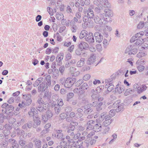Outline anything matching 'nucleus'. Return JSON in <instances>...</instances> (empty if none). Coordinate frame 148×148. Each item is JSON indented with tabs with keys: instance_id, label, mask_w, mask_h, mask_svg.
<instances>
[{
	"instance_id": "23",
	"label": "nucleus",
	"mask_w": 148,
	"mask_h": 148,
	"mask_svg": "<svg viewBox=\"0 0 148 148\" xmlns=\"http://www.w3.org/2000/svg\"><path fill=\"white\" fill-rule=\"evenodd\" d=\"M51 76L50 75H48L46 76L45 79V80L46 82V85L48 87L50 86L51 85Z\"/></svg>"
},
{
	"instance_id": "1",
	"label": "nucleus",
	"mask_w": 148,
	"mask_h": 148,
	"mask_svg": "<svg viewBox=\"0 0 148 148\" xmlns=\"http://www.w3.org/2000/svg\"><path fill=\"white\" fill-rule=\"evenodd\" d=\"M111 117L108 114H106V112H104L102 113L100 117L96 120L97 123H101L104 121L103 124L105 126L110 124L112 121Z\"/></svg>"
},
{
	"instance_id": "36",
	"label": "nucleus",
	"mask_w": 148,
	"mask_h": 148,
	"mask_svg": "<svg viewBox=\"0 0 148 148\" xmlns=\"http://www.w3.org/2000/svg\"><path fill=\"white\" fill-rule=\"evenodd\" d=\"M41 141L39 140H36L35 143V146L36 148H41Z\"/></svg>"
},
{
	"instance_id": "53",
	"label": "nucleus",
	"mask_w": 148,
	"mask_h": 148,
	"mask_svg": "<svg viewBox=\"0 0 148 148\" xmlns=\"http://www.w3.org/2000/svg\"><path fill=\"white\" fill-rule=\"evenodd\" d=\"M4 128L5 130H10L12 129V127L11 125L9 124H6L4 125Z\"/></svg>"
},
{
	"instance_id": "6",
	"label": "nucleus",
	"mask_w": 148,
	"mask_h": 148,
	"mask_svg": "<svg viewBox=\"0 0 148 148\" xmlns=\"http://www.w3.org/2000/svg\"><path fill=\"white\" fill-rule=\"evenodd\" d=\"M112 79H106L105 80V82L106 84L105 87L106 88H107L108 92L111 91L114 88V85L112 84Z\"/></svg>"
},
{
	"instance_id": "64",
	"label": "nucleus",
	"mask_w": 148,
	"mask_h": 148,
	"mask_svg": "<svg viewBox=\"0 0 148 148\" xmlns=\"http://www.w3.org/2000/svg\"><path fill=\"white\" fill-rule=\"evenodd\" d=\"M33 144L32 143H30L25 147V148H32Z\"/></svg>"
},
{
	"instance_id": "38",
	"label": "nucleus",
	"mask_w": 148,
	"mask_h": 148,
	"mask_svg": "<svg viewBox=\"0 0 148 148\" xmlns=\"http://www.w3.org/2000/svg\"><path fill=\"white\" fill-rule=\"evenodd\" d=\"M90 1L89 0H85L84 1H82L81 2V5L82 6H84V5H88L90 4Z\"/></svg>"
},
{
	"instance_id": "3",
	"label": "nucleus",
	"mask_w": 148,
	"mask_h": 148,
	"mask_svg": "<svg viewBox=\"0 0 148 148\" xmlns=\"http://www.w3.org/2000/svg\"><path fill=\"white\" fill-rule=\"evenodd\" d=\"M14 107L11 104H8L7 108V110H2V113L1 114V115L2 116L3 118L4 119H8L10 116L8 115L11 113V112H8L7 111V110L9 111L10 110H14Z\"/></svg>"
},
{
	"instance_id": "11",
	"label": "nucleus",
	"mask_w": 148,
	"mask_h": 148,
	"mask_svg": "<svg viewBox=\"0 0 148 148\" xmlns=\"http://www.w3.org/2000/svg\"><path fill=\"white\" fill-rule=\"evenodd\" d=\"M95 37L96 41L98 43L101 42L103 39V36L99 32H95L94 34Z\"/></svg>"
},
{
	"instance_id": "7",
	"label": "nucleus",
	"mask_w": 148,
	"mask_h": 148,
	"mask_svg": "<svg viewBox=\"0 0 148 148\" xmlns=\"http://www.w3.org/2000/svg\"><path fill=\"white\" fill-rule=\"evenodd\" d=\"M85 39L89 44L95 42L94 36L92 33H88L87 36L85 38Z\"/></svg>"
},
{
	"instance_id": "31",
	"label": "nucleus",
	"mask_w": 148,
	"mask_h": 148,
	"mask_svg": "<svg viewBox=\"0 0 148 148\" xmlns=\"http://www.w3.org/2000/svg\"><path fill=\"white\" fill-rule=\"evenodd\" d=\"M43 80V78L42 77H40L37 79L35 82L34 83L33 85L34 87L37 86L39 85L40 83H41Z\"/></svg>"
},
{
	"instance_id": "25",
	"label": "nucleus",
	"mask_w": 148,
	"mask_h": 148,
	"mask_svg": "<svg viewBox=\"0 0 148 148\" xmlns=\"http://www.w3.org/2000/svg\"><path fill=\"white\" fill-rule=\"evenodd\" d=\"M133 46L131 45L128 46L125 49V54H128L131 56L132 55V53L131 51V49L133 48Z\"/></svg>"
},
{
	"instance_id": "10",
	"label": "nucleus",
	"mask_w": 148,
	"mask_h": 148,
	"mask_svg": "<svg viewBox=\"0 0 148 148\" xmlns=\"http://www.w3.org/2000/svg\"><path fill=\"white\" fill-rule=\"evenodd\" d=\"M119 101H117L113 103V106L114 107H117L116 109V112H119L122 110H123V105L122 103L119 104Z\"/></svg>"
},
{
	"instance_id": "43",
	"label": "nucleus",
	"mask_w": 148,
	"mask_h": 148,
	"mask_svg": "<svg viewBox=\"0 0 148 148\" xmlns=\"http://www.w3.org/2000/svg\"><path fill=\"white\" fill-rule=\"evenodd\" d=\"M103 47L105 48H106L107 46L109 45V42L106 39H104L103 40Z\"/></svg>"
},
{
	"instance_id": "37",
	"label": "nucleus",
	"mask_w": 148,
	"mask_h": 148,
	"mask_svg": "<svg viewBox=\"0 0 148 148\" xmlns=\"http://www.w3.org/2000/svg\"><path fill=\"white\" fill-rule=\"evenodd\" d=\"M54 110L55 113L57 114H58L60 111L61 108L58 105H56L54 108Z\"/></svg>"
},
{
	"instance_id": "5",
	"label": "nucleus",
	"mask_w": 148,
	"mask_h": 148,
	"mask_svg": "<svg viewBox=\"0 0 148 148\" xmlns=\"http://www.w3.org/2000/svg\"><path fill=\"white\" fill-rule=\"evenodd\" d=\"M76 81V79L74 78H67L66 79L64 87L67 88H71Z\"/></svg>"
},
{
	"instance_id": "2",
	"label": "nucleus",
	"mask_w": 148,
	"mask_h": 148,
	"mask_svg": "<svg viewBox=\"0 0 148 148\" xmlns=\"http://www.w3.org/2000/svg\"><path fill=\"white\" fill-rule=\"evenodd\" d=\"M94 21L95 23L101 25H103L108 22H110L112 21L111 18H104L102 14H98L95 16Z\"/></svg>"
},
{
	"instance_id": "57",
	"label": "nucleus",
	"mask_w": 148,
	"mask_h": 148,
	"mask_svg": "<svg viewBox=\"0 0 148 148\" xmlns=\"http://www.w3.org/2000/svg\"><path fill=\"white\" fill-rule=\"evenodd\" d=\"M131 51L132 53V55L135 54H136L137 52V49L135 47L134 48L133 47V48L131 49Z\"/></svg>"
},
{
	"instance_id": "22",
	"label": "nucleus",
	"mask_w": 148,
	"mask_h": 148,
	"mask_svg": "<svg viewBox=\"0 0 148 148\" xmlns=\"http://www.w3.org/2000/svg\"><path fill=\"white\" fill-rule=\"evenodd\" d=\"M112 14V11L111 10L108 9H106L104 10V12L102 14V15L104 16H108V18H110Z\"/></svg>"
},
{
	"instance_id": "8",
	"label": "nucleus",
	"mask_w": 148,
	"mask_h": 148,
	"mask_svg": "<svg viewBox=\"0 0 148 148\" xmlns=\"http://www.w3.org/2000/svg\"><path fill=\"white\" fill-rule=\"evenodd\" d=\"M47 88L48 86L46 85L45 81H43L40 84L38 87V92H43Z\"/></svg>"
},
{
	"instance_id": "15",
	"label": "nucleus",
	"mask_w": 148,
	"mask_h": 148,
	"mask_svg": "<svg viewBox=\"0 0 148 148\" xmlns=\"http://www.w3.org/2000/svg\"><path fill=\"white\" fill-rule=\"evenodd\" d=\"M73 145L75 146L76 148H85V147L83 145V142L80 140L76 142H74L73 143Z\"/></svg>"
},
{
	"instance_id": "56",
	"label": "nucleus",
	"mask_w": 148,
	"mask_h": 148,
	"mask_svg": "<svg viewBox=\"0 0 148 148\" xmlns=\"http://www.w3.org/2000/svg\"><path fill=\"white\" fill-rule=\"evenodd\" d=\"M57 103L59 106H62L64 105V103L62 100L61 99H59Z\"/></svg>"
},
{
	"instance_id": "21",
	"label": "nucleus",
	"mask_w": 148,
	"mask_h": 148,
	"mask_svg": "<svg viewBox=\"0 0 148 148\" xmlns=\"http://www.w3.org/2000/svg\"><path fill=\"white\" fill-rule=\"evenodd\" d=\"M73 92L75 93H77L79 95H83L84 93V91L80 87L79 88H76L73 90Z\"/></svg>"
},
{
	"instance_id": "60",
	"label": "nucleus",
	"mask_w": 148,
	"mask_h": 148,
	"mask_svg": "<svg viewBox=\"0 0 148 148\" xmlns=\"http://www.w3.org/2000/svg\"><path fill=\"white\" fill-rule=\"evenodd\" d=\"M55 136L56 137L58 138H61L63 136V134L61 133L56 135L55 134Z\"/></svg>"
},
{
	"instance_id": "14",
	"label": "nucleus",
	"mask_w": 148,
	"mask_h": 148,
	"mask_svg": "<svg viewBox=\"0 0 148 148\" xmlns=\"http://www.w3.org/2000/svg\"><path fill=\"white\" fill-rule=\"evenodd\" d=\"M94 6L92 5L90 6V8L88 9V12L87 13V14L88 16L90 19L93 18L94 16L93 12L92 10Z\"/></svg>"
},
{
	"instance_id": "52",
	"label": "nucleus",
	"mask_w": 148,
	"mask_h": 148,
	"mask_svg": "<svg viewBox=\"0 0 148 148\" xmlns=\"http://www.w3.org/2000/svg\"><path fill=\"white\" fill-rule=\"evenodd\" d=\"M66 79L64 77H63L61 78L59 80V82L62 85H64V84H65V82L66 81Z\"/></svg>"
},
{
	"instance_id": "47",
	"label": "nucleus",
	"mask_w": 148,
	"mask_h": 148,
	"mask_svg": "<svg viewBox=\"0 0 148 148\" xmlns=\"http://www.w3.org/2000/svg\"><path fill=\"white\" fill-rule=\"evenodd\" d=\"M45 115L47 116L49 118H50L53 116L52 113L51 111L49 110H48L46 112Z\"/></svg>"
},
{
	"instance_id": "19",
	"label": "nucleus",
	"mask_w": 148,
	"mask_h": 148,
	"mask_svg": "<svg viewBox=\"0 0 148 148\" xmlns=\"http://www.w3.org/2000/svg\"><path fill=\"white\" fill-rule=\"evenodd\" d=\"M147 88V87L145 85H142L139 86L138 89L137 90V93L140 94L145 91Z\"/></svg>"
},
{
	"instance_id": "27",
	"label": "nucleus",
	"mask_w": 148,
	"mask_h": 148,
	"mask_svg": "<svg viewBox=\"0 0 148 148\" xmlns=\"http://www.w3.org/2000/svg\"><path fill=\"white\" fill-rule=\"evenodd\" d=\"M106 126H103L102 127V129L103 130L102 132V134H107L109 132L110 130V128L108 125H105Z\"/></svg>"
},
{
	"instance_id": "29",
	"label": "nucleus",
	"mask_w": 148,
	"mask_h": 148,
	"mask_svg": "<svg viewBox=\"0 0 148 148\" xmlns=\"http://www.w3.org/2000/svg\"><path fill=\"white\" fill-rule=\"evenodd\" d=\"M36 110L35 108L32 107L30 108V110L28 112V114L30 117H34L35 113V110Z\"/></svg>"
},
{
	"instance_id": "17",
	"label": "nucleus",
	"mask_w": 148,
	"mask_h": 148,
	"mask_svg": "<svg viewBox=\"0 0 148 148\" xmlns=\"http://www.w3.org/2000/svg\"><path fill=\"white\" fill-rule=\"evenodd\" d=\"M88 45L84 41H81L79 45V47L82 49H86L88 47Z\"/></svg>"
},
{
	"instance_id": "32",
	"label": "nucleus",
	"mask_w": 148,
	"mask_h": 148,
	"mask_svg": "<svg viewBox=\"0 0 148 148\" xmlns=\"http://www.w3.org/2000/svg\"><path fill=\"white\" fill-rule=\"evenodd\" d=\"M64 57V53H60L58 54L56 58V60L57 62H60L62 61Z\"/></svg>"
},
{
	"instance_id": "42",
	"label": "nucleus",
	"mask_w": 148,
	"mask_h": 148,
	"mask_svg": "<svg viewBox=\"0 0 148 148\" xmlns=\"http://www.w3.org/2000/svg\"><path fill=\"white\" fill-rule=\"evenodd\" d=\"M76 62V61L75 60H72L70 62L67 63L66 64L65 66L66 67H69L70 66V65L71 64H73L75 63Z\"/></svg>"
},
{
	"instance_id": "63",
	"label": "nucleus",
	"mask_w": 148,
	"mask_h": 148,
	"mask_svg": "<svg viewBox=\"0 0 148 148\" xmlns=\"http://www.w3.org/2000/svg\"><path fill=\"white\" fill-rule=\"evenodd\" d=\"M110 115L112 116H113L115 115V111L114 109L111 110L109 112Z\"/></svg>"
},
{
	"instance_id": "34",
	"label": "nucleus",
	"mask_w": 148,
	"mask_h": 148,
	"mask_svg": "<svg viewBox=\"0 0 148 148\" xmlns=\"http://www.w3.org/2000/svg\"><path fill=\"white\" fill-rule=\"evenodd\" d=\"M22 97L26 100L31 98V95L30 94L23 93L22 94Z\"/></svg>"
},
{
	"instance_id": "30",
	"label": "nucleus",
	"mask_w": 148,
	"mask_h": 148,
	"mask_svg": "<svg viewBox=\"0 0 148 148\" xmlns=\"http://www.w3.org/2000/svg\"><path fill=\"white\" fill-rule=\"evenodd\" d=\"M85 59L84 58H81L80 60L78 61L77 64L78 67H81L83 66L85 63Z\"/></svg>"
},
{
	"instance_id": "35",
	"label": "nucleus",
	"mask_w": 148,
	"mask_h": 148,
	"mask_svg": "<svg viewBox=\"0 0 148 148\" xmlns=\"http://www.w3.org/2000/svg\"><path fill=\"white\" fill-rule=\"evenodd\" d=\"M143 41V39L142 38L136 39V41L135 43V46H139L140 47V45Z\"/></svg>"
},
{
	"instance_id": "58",
	"label": "nucleus",
	"mask_w": 148,
	"mask_h": 148,
	"mask_svg": "<svg viewBox=\"0 0 148 148\" xmlns=\"http://www.w3.org/2000/svg\"><path fill=\"white\" fill-rule=\"evenodd\" d=\"M74 96V94L72 92H70L67 95V99L68 101H69V100L70 99L72 98Z\"/></svg>"
},
{
	"instance_id": "51",
	"label": "nucleus",
	"mask_w": 148,
	"mask_h": 148,
	"mask_svg": "<svg viewBox=\"0 0 148 148\" xmlns=\"http://www.w3.org/2000/svg\"><path fill=\"white\" fill-rule=\"evenodd\" d=\"M3 133L4 134V136L5 137L9 135L10 133V131L9 130H4L3 132Z\"/></svg>"
},
{
	"instance_id": "12",
	"label": "nucleus",
	"mask_w": 148,
	"mask_h": 148,
	"mask_svg": "<svg viewBox=\"0 0 148 148\" xmlns=\"http://www.w3.org/2000/svg\"><path fill=\"white\" fill-rule=\"evenodd\" d=\"M96 59L95 55L94 54H92L87 61V64L89 65L92 64L96 61Z\"/></svg>"
},
{
	"instance_id": "4",
	"label": "nucleus",
	"mask_w": 148,
	"mask_h": 148,
	"mask_svg": "<svg viewBox=\"0 0 148 148\" xmlns=\"http://www.w3.org/2000/svg\"><path fill=\"white\" fill-rule=\"evenodd\" d=\"M94 4L98 6L100 5L102 7L108 8L110 7V5L107 0H95L93 2Z\"/></svg>"
},
{
	"instance_id": "20",
	"label": "nucleus",
	"mask_w": 148,
	"mask_h": 148,
	"mask_svg": "<svg viewBox=\"0 0 148 148\" xmlns=\"http://www.w3.org/2000/svg\"><path fill=\"white\" fill-rule=\"evenodd\" d=\"M119 84H117L115 88V91L119 94H121L125 90V87L123 86H120V87L118 88Z\"/></svg>"
},
{
	"instance_id": "46",
	"label": "nucleus",
	"mask_w": 148,
	"mask_h": 148,
	"mask_svg": "<svg viewBox=\"0 0 148 148\" xmlns=\"http://www.w3.org/2000/svg\"><path fill=\"white\" fill-rule=\"evenodd\" d=\"M56 16L57 19L58 20H61L62 18L64 17L62 14H60L58 12L56 13Z\"/></svg>"
},
{
	"instance_id": "13",
	"label": "nucleus",
	"mask_w": 148,
	"mask_h": 148,
	"mask_svg": "<svg viewBox=\"0 0 148 148\" xmlns=\"http://www.w3.org/2000/svg\"><path fill=\"white\" fill-rule=\"evenodd\" d=\"M94 126L93 130L95 132H99L101 131L102 129L103 126H102L100 123H97Z\"/></svg>"
},
{
	"instance_id": "48",
	"label": "nucleus",
	"mask_w": 148,
	"mask_h": 148,
	"mask_svg": "<svg viewBox=\"0 0 148 148\" xmlns=\"http://www.w3.org/2000/svg\"><path fill=\"white\" fill-rule=\"evenodd\" d=\"M144 34V33L143 32H140L138 33L135 34L137 38H141V37L143 36Z\"/></svg>"
},
{
	"instance_id": "54",
	"label": "nucleus",
	"mask_w": 148,
	"mask_h": 148,
	"mask_svg": "<svg viewBox=\"0 0 148 148\" xmlns=\"http://www.w3.org/2000/svg\"><path fill=\"white\" fill-rule=\"evenodd\" d=\"M132 90H131L130 88L127 89L124 93V95L125 96L128 95H129L131 92H132Z\"/></svg>"
},
{
	"instance_id": "55",
	"label": "nucleus",
	"mask_w": 148,
	"mask_h": 148,
	"mask_svg": "<svg viewBox=\"0 0 148 148\" xmlns=\"http://www.w3.org/2000/svg\"><path fill=\"white\" fill-rule=\"evenodd\" d=\"M66 142L67 143L66 145L69 146L70 145H72L71 144L73 143L74 142L73 139H70L67 141H66Z\"/></svg>"
},
{
	"instance_id": "59",
	"label": "nucleus",
	"mask_w": 148,
	"mask_h": 148,
	"mask_svg": "<svg viewBox=\"0 0 148 148\" xmlns=\"http://www.w3.org/2000/svg\"><path fill=\"white\" fill-rule=\"evenodd\" d=\"M49 131V129H45L43 130L41 132V134L40 135V137H42L43 136V135L47 133Z\"/></svg>"
},
{
	"instance_id": "39",
	"label": "nucleus",
	"mask_w": 148,
	"mask_h": 148,
	"mask_svg": "<svg viewBox=\"0 0 148 148\" xmlns=\"http://www.w3.org/2000/svg\"><path fill=\"white\" fill-rule=\"evenodd\" d=\"M73 108L71 106H67L65 108V111L66 113L68 114L72 110Z\"/></svg>"
},
{
	"instance_id": "41",
	"label": "nucleus",
	"mask_w": 148,
	"mask_h": 148,
	"mask_svg": "<svg viewBox=\"0 0 148 148\" xmlns=\"http://www.w3.org/2000/svg\"><path fill=\"white\" fill-rule=\"evenodd\" d=\"M80 87L84 90H87L89 88V86L86 83H84Z\"/></svg>"
},
{
	"instance_id": "44",
	"label": "nucleus",
	"mask_w": 148,
	"mask_h": 148,
	"mask_svg": "<svg viewBox=\"0 0 148 148\" xmlns=\"http://www.w3.org/2000/svg\"><path fill=\"white\" fill-rule=\"evenodd\" d=\"M65 139L64 138H63L61 139V140L62 141L60 143V145L62 147H64L65 146H67L66 145L67 143L66 141H64V140Z\"/></svg>"
},
{
	"instance_id": "33",
	"label": "nucleus",
	"mask_w": 148,
	"mask_h": 148,
	"mask_svg": "<svg viewBox=\"0 0 148 148\" xmlns=\"http://www.w3.org/2000/svg\"><path fill=\"white\" fill-rule=\"evenodd\" d=\"M91 138H86L84 142H83V145L84 146L85 148L88 147L90 145V140Z\"/></svg>"
},
{
	"instance_id": "18",
	"label": "nucleus",
	"mask_w": 148,
	"mask_h": 148,
	"mask_svg": "<svg viewBox=\"0 0 148 148\" xmlns=\"http://www.w3.org/2000/svg\"><path fill=\"white\" fill-rule=\"evenodd\" d=\"M43 105V107L42 106L40 105H37L36 108L40 112H44L46 110H47V109H48L47 107H46V106Z\"/></svg>"
},
{
	"instance_id": "49",
	"label": "nucleus",
	"mask_w": 148,
	"mask_h": 148,
	"mask_svg": "<svg viewBox=\"0 0 148 148\" xmlns=\"http://www.w3.org/2000/svg\"><path fill=\"white\" fill-rule=\"evenodd\" d=\"M91 77L90 75L86 74L84 75L83 77V79L85 81H87L89 80Z\"/></svg>"
},
{
	"instance_id": "40",
	"label": "nucleus",
	"mask_w": 148,
	"mask_h": 148,
	"mask_svg": "<svg viewBox=\"0 0 148 148\" xmlns=\"http://www.w3.org/2000/svg\"><path fill=\"white\" fill-rule=\"evenodd\" d=\"M103 105V103L102 102L99 103L97 106L96 109L97 111H100L102 109V105Z\"/></svg>"
},
{
	"instance_id": "45",
	"label": "nucleus",
	"mask_w": 148,
	"mask_h": 148,
	"mask_svg": "<svg viewBox=\"0 0 148 148\" xmlns=\"http://www.w3.org/2000/svg\"><path fill=\"white\" fill-rule=\"evenodd\" d=\"M93 110L92 109L90 108H88L84 110V112L86 114H89Z\"/></svg>"
},
{
	"instance_id": "61",
	"label": "nucleus",
	"mask_w": 148,
	"mask_h": 148,
	"mask_svg": "<svg viewBox=\"0 0 148 148\" xmlns=\"http://www.w3.org/2000/svg\"><path fill=\"white\" fill-rule=\"evenodd\" d=\"M71 42L69 41H65L63 42V45L64 47H68L71 45Z\"/></svg>"
},
{
	"instance_id": "9",
	"label": "nucleus",
	"mask_w": 148,
	"mask_h": 148,
	"mask_svg": "<svg viewBox=\"0 0 148 148\" xmlns=\"http://www.w3.org/2000/svg\"><path fill=\"white\" fill-rule=\"evenodd\" d=\"M95 123V121L92 120L88 121L86 124V125L87 126L86 130H90L93 129L94 126V124Z\"/></svg>"
},
{
	"instance_id": "28",
	"label": "nucleus",
	"mask_w": 148,
	"mask_h": 148,
	"mask_svg": "<svg viewBox=\"0 0 148 148\" xmlns=\"http://www.w3.org/2000/svg\"><path fill=\"white\" fill-rule=\"evenodd\" d=\"M88 32L85 30H82L80 33L79 34V38L82 39L85 37L87 36L88 34Z\"/></svg>"
},
{
	"instance_id": "26",
	"label": "nucleus",
	"mask_w": 148,
	"mask_h": 148,
	"mask_svg": "<svg viewBox=\"0 0 148 148\" xmlns=\"http://www.w3.org/2000/svg\"><path fill=\"white\" fill-rule=\"evenodd\" d=\"M95 11L98 14H102L104 12L103 7H102V6L97 7L95 8Z\"/></svg>"
},
{
	"instance_id": "50",
	"label": "nucleus",
	"mask_w": 148,
	"mask_h": 148,
	"mask_svg": "<svg viewBox=\"0 0 148 148\" xmlns=\"http://www.w3.org/2000/svg\"><path fill=\"white\" fill-rule=\"evenodd\" d=\"M137 68L140 72H142L144 70L145 66L142 65H139L137 66Z\"/></svg>"
},
{
	"instance_id": "16",
	"label": "nucleus",
	"mask_w": 148,
	"mask_h": 148,
	"mask_svg": "<svg viewBox=\"0 0 148 148\" xmlns=\"http://www.w3.org/2000/svg\"><path fill=\"white\" fill-rule=\"evenodd\" d=\"M36 103L37 105L42 106L44 104L45 106L46 105L47 107L49 106V103L45 102L42 98H39L38 99Z\"/></svg>"
},
{
	"instance_id": "24",
	"label": "nucleus",
	"mask_w": 148,
	"mask_h": 148,
	"mask_svg": "<svg viewBox=\"0 0 148 148\" xmlns=\"http://www.w3.org/2000/svg\"><path fill=\"white\" fill-rule=\"evenodd\" d=\"M83 111V110L82 109H78L77 110V112L75 113L76 117L77 118H79L82 116L83 114L82 112Z\"/></svg>"
},
{
	"instance_id": "62",
	"label": "nucleus",
	"mask_w": 148,
	"mask_h": 148,
	"mask_svg": "<svg viewBox=\"0 0 148 148\" xmlns=\"http://www.w3.org/2000/svg\"><path fill=\"white\" fill-rule=\"evenodd\" d=\"M96 48L97 50L99 51H100L102 50V48L100 44H98L96 45Z\"/></svg>"
}]
</instances>
